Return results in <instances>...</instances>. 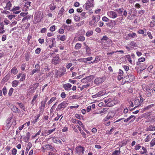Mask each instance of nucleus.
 <instances>
[{
  "instance_id": "nucleus-7",
  "label": "nucleus",
  "mask_w": 155,
  "mask_h": 155,
  "mask_svg": "<svg viewBox=\"0 0 155 155\" xmlns=\"http://www.w3.org/2000/svg\"><path fill=\"white\" fill-rule=\"evenodd\" d=\"M94 0H88L85 4V8L87 10L93 5Z\"/></svg>"
},
{
  "instance_id": "nucleus-4",
  "label": "nucleus",
  "mask_w": 155,
  "mask_h": 155,
  "mask_svg": "<svg viewBox=\"0 0 155 155\" xmlns=\"http://www.w3.org/2000/svg\"><path fill=\"white\" fill-rule=\"evenodd\" d=\"M68 105V103L66 101H64L59 104L56 110L57 111H60L62 109H64Z\"/></svg>"
},
{
  "instance_id": "nucleus-10",
  "label": "nucleus",
  "mask_w": 155,
  "mask_h": 155,
  "mask_svg": "<svg viewBox=\"0 0 155 155\" xmlns=\"http://www.w3.org/2000/svg\"><path fill=\"white\" fill-rule=\"evenodd\" d=\"M9 107L11 110L14 113H18L20 112V109L13 104L11 105Z\"/></svg>"
},
{
  "instance_id": "nucleus-27",
  "label": "nucleus",
  "mask_w": 155,
  "mask_h": 155,
  "mask_svg": "<svg viewBox=\"0 0 155 155\" xmlns=\"http://www.w3.org/2000/svg\"><path fill=\"white\" fill-rule=\"evenodd\" d=\"M46 102H44V101H42L41 103V106L40 107V108L41 109L44 110V109Z\"/></svg>"
},
{
  "instance_id": "nucleus-5",
  "label": "nucleus",
  "mask_w": 155,
  "mask_h": 155,
  "mask_svg": "<svg viewBox=\"0 0 155 155\" xmlns=\"http://www.w3.org/2000/svg\"><path fill=\"white\" fill-rule=\"evenodd\" d=\"M61 62V60L60 59L59 55L57 54L53 58L52 60V62L54 64H59Z\"/></svg>"
},
{
  "instance_id": "nucleus-56",
  "label": "nucleus",
  "mask_w": 155,
  "mask_h": 155,
  "mask_svg": "<svg viewBox=\"0 0 155 155\" xmlns=\"http://www.w3.org/2000/svg\"><path fill=\"white\" fill-rule=\"evenodd\" d=\"M55 26L53 25L50 28V30L51 31H54L55 30Z\"/></svg>"
},
{
  "instance_id": "nucleus-14",
  "label": "nucleus",
  "mask_w": 155,
  "mask_h": 155,
  "mask_svg": "<svg viewBox=\"0 0 155 155\" xmlns=\"http://www.w3.org/2000/svg\"><path fill=\"white\" fill-rule=\"evenodd\" d=\"M114 116V114L113 112L111 111L109 112L107 115V116L106 117L105 119V120L109 119L110 118H113Z\"/></svg>"
},
{
  "instance_id": "nucleus-11",
  "label": "nucleus",
  "mask_w": 155,
  "mask_h": 155,
  "mask_svg": "<svg viewBox=\"0 0 155 155\" xmlns=\"http://www.w3.org/2000/svg\"><path fill=\"white\" fill-rule=\"evenodd\" d=\"M93 78V77L92 75H90L86 77V78L82 79L81 81L83 83H87L90 82Z\"/></svg>"
},
{
  "instance_id": "nucleus-59",
  "label": "nucleus",
  "mask_w": 155,
  "mask_h": 155,
  "mask_svg": "<svg viewBox=\"0 0 155 155\" xmlns=\"http://www.w3.org/2000/svg\"><path fill=\"white\" fill-rule=\"evenodd\" d=\"M3 22L5 23V25H8L10 23V21L9 20L6 19H5L4 20Z\"/></svg>"
},
{
  "instance_id": "nucleus-17",
  "label": "nucleus",
  "mask_w": 155,
  "mask_h": 155,
  "mask_svg": "<svg viewBox=\"0 0 155 155\" xmlns=\"http://www.w3.org/2000/svg\"><path fill=\"white\" fill-rule=\"evenodd\" d=\"M72 85L70 84H64L63 85V88L65 90H69L71 87Z\"/></svg>"
},
{
  "instance_id": "nucleus-2",
  "label": "nucleus",
  "mask_w": 155,
  "mask_h": 155,
  "mask_svg": "<svg viewBox=\"0 0 155 155\" xmlns=\"http://www.w3.org/2000/svg\"><path fill=\"white\" fill-rule=\"evenodd\" d=\"M43 17V14L41 12H35L34 18V20L35 23L40 22Z\"/></svg>"
},
{
  "instance_id": "nucleus-29",
  "label": "nucleus",
  "mask_w": 155,
  "mask_h": 155,
  "mask_svg": "<svg viewBox=\"0 0 155 155\" xmlns=\"http://www.w3.org/2000/svg\"><path fill=\"white\" fill-rule=\"evenodd\" d=\"M12 5V4L10 1L8 2L6 4V9L10 10Z\"/></svg>"
},
{
  "instance_id": "nucleus-23",
  "label": "nucleus",
  "mask_w": 155,
  "mask_h": 155,
  "mask_svg": "<svg viewBox=\"0 0 155 155\" xmlns=\"http://www.w3.org/2000/svg\"><path fill=\"white\" fill-rule=\"evenodd\" d=\"M58 38H59V39L61 41H64L66 39L67 37L65 35H63L62 36H58Z\"/></svg>"
},
{
  "instance_id": "nucleus-52",
  "label": "nucleus",
  "mask_w": 155,
  "mask_h": 155,
  "mask_svg": "<svg viewBox=\"0 0 155 155\" xmlns=\"http://www.w3.org/2000/svg\"><path fill=\"white\" fill-rule=\"evenodd\" d=\"M14 89L13 88H11L9 91L8 94L9 96H11L12 95V93L13 92Z\"/></svg>"
},
{
  "instance_id": "nucleus-53",
  "label": "nucleus",
  "mask_w": 155,
  "mask_h": 155,
  "mask_svg": "<svg viewBox=\"0 0 155 155\" xmlns=\"http://www.w3.org/2000/svg\"><path fill=\"white\" fill-rule=\"evenodd\" d=\"M30 54L29 53H27L25 55V59L26 61L29 60L30 58Z\"/></svg>"
},
{
  "instance_id": "nucleus-35",
  "label": "nucleus",
  "mask_w": 155,
  "mask_h": 155,
  "mask_svg": "<svg viewBox=\"0 0 155 155\" xmlns=\"http://www.w3.org/2000/svg\"><path fill=\"white\" fill-rule=\"evenodd\" d=\"M120 153V150H115L112 153V155H118Z\"/></svg>"
},
{
  "instance_id": "nucleus-12",
  "label": "nucleus",
  "mask_w": 155,
  "mask_h": 155,
  "mask_svg": "<svg viewBox=\"0 0 155 155\" xmlns=\"http://www.w3.org/2000/svg\"><path fill=\"white\" fill-rule=\"evenodd\" d=\"M126 81L127 82H131L134 79V76L133 75L129 74L126 76Z\"/></svg>"
},
{
  "instance_id": "nucleus-45",
  "label": "nucleus",
  "mask_w": 155,
  "mask_h": 155,
  "mask_svg": "<svg viewBox=\"0 0 155 155\" xmlns=\"http://www.w3.org/2000/svg\"><path fill=\"white\" fill-rule=\"evenodd\" d=\"M154 106V104H151L150 105H148L144 108V109L145 110H148L149 109L153 107Z\"/></svg>"
},
{
  "instance_id": "nucleus-39",
  "label": "nucleus",
  "mask_w": 155,
  "mask_h": 155,
  "mask_svg": "<svg viewBox=\"0 0 155 155\" xmlns=\"http://www.w3.org/2000/svg\"><path fill=\"white\" fill-rule=\"evenodd\" d=\"M20 8V7L19 6H14L13 8L11 10L12 11H18Z\"/></svg>"
},
{
  "instance_id": "nucleus-25",
  "label": "nucleus",
  "mask_w": 155,
  "mask_h": 155,
  "mask_svg": "<svg viewBox=\"0 0 155 155\" xmlns=\"http://www.w3.org/2000/svg\"><path fill=\"white\" fill-rule=\"evenodd\" d=\"M145 61V58H141L138 59V61L137 62L136 64L139 65H140V64L141 62H143Z\"/></svg>"
},
{
  "instance_id": "nucleus-26",
  "label": "nucleus",
  "mask_w": 155,
  "mask_h": 155,
  "mask_svg": "<svg viewBox=\"0 0 155 155\" xmlns=\"http://www.w3.org/2000/svg\"><path fill=\"white\" fill-rule=\"evenodd\" d=\"M11 72L14 74H16L18 72L17 69L15 67H14L11 70Z\"/></svg>"
},
{
  "instance_id": "nucleus-13",
  "label": "nucleus",
  "mask_w": 155,
  "mask_h": 155,
  "mask_svg": "<svg viewBox=\"0 0 155 155\" xmlns=\"http://www.w3.org/2000/svg\"><path fill=\"white\" fill-rule=\"evenodd\" d=\"M40 66L38 64H36L35 65V69H33L31 72V74H33L36 72H39L40 71Z\"/></svg>"
},
{
  "instance_id": "nucleus-64",
  "label": "nucleus",
  "mask_w": 155,
  "mask_h": 155,
  "mask_svg": "<svg viewBox=\"0 0 155 155\" xmlns=\"http://www.w3.org/2000/svg\"><path fill=\"white\" fill-rule=\"evenodd\" d=\"M150 139L149 135L147 136L146 138L144 140L145 142H148L150 140Z\"/></svg>"
},
{
  "instance_id": "nucleus-30",
  "label": "nucleus",
  "mask_w": 155,
  "mask_h": 155,
  "mask_svg": "<svg viewBox=\"0 0 155 155\" xmlns=\"http://www.w3.org/2000/svg\"><path fill=\"white\" fill-rule=\"evenodd\" d=\"M82 45L80 43H77L75 46V48L76 49L78 50L81 47Z\"/></svg>"
},
{
  "instance_id": "nucleus-8",
  "label": "nucleus",
  "mask_w": 155,
  "mask_h": 155,
  "mask_svg": "<svg viewBox=\"0 0 155 155\" xmlns=\"http://www.w3.org/2000/svg\"><path fill=\"white\" fill-rule=\"evenodd\" d=\"M66 71L65 68L62 67L60 68L58 71L57 74V75L58 77H60L63 75Z\"/></svg>"
},
{
  "instance_id": "nucleus-24",
  "label": "nucleus",
  "mask_w": 155,
  "mask_h": 155,
  "mask_svg": "<svg viewBox=\"0 0 155 155\" xmlns=\"http://www.w3.org/2000/svg\"><path fill=\"white\" fill-rule=\"evenodd\" d=\"M153 130H155V127L154 126L151 125L149 126L147 129V131H151Z\"/></svg>"
},
{
  "instance_id": "nucleus-63",
  "label": "nucleus",
  "mask_w": 155,
  "mask_h": 155,
  "mask_svg": "<svg viewBox=\"0 0 155 155\" xmlns=\"http://www.w3.org/2000/svg\"><path fill=\"white\" fill-rule=\"evenodd\" d=\"M123 15L124 16L126 17L127 16V12L126 10H124L123 11Z\"/></svg>"
},
{
  "instance_id": "nucleus-6",
  "label": "nucleus",
  "mask_w": 155,
  "mask_h": 155,
  "mask_svg": "<svg viewBox=\"0 0 155 155\" xmlns=\"http://www.w3.org/2000/svg\"><path fill=\"white\" fill-rule=\"evenodd\" d=\"M76 154L78 155H82L84 151V148L81 146L76 147Z\"/></svg>"
},
{
  "instance_id": "nucleus-22",
  "label": "nucleus",
  "mask_w": 155,
  "mask_h": 155,
  "mask_svg": "<svg viewBox=\"0 0 155 155\" xmlns=\"http://www.w3.org/2000/svg\"><path fill=\"white\" fill-rule=\"evenodd\" d=\"M52 141L55 143H62L61 141L57 137H54L52 139Z\"/></svg>"
},
{
  "instance_id": "nucleus-61",
  "label": "nucleus",
  "mask_w": 155,
  "mask_h": 155,
  "mask_svg": "<svg viewBox=\"0 0 155 155\" xmlns=\"http://www.w3.org/2000/svg\"><path fill=\"white\" fill-rule=\"evenodd\" d=\"M56 8V6L53 5H51L50 6V8L51 10H54Z\"/></svg>"
},
{
  "instance_id": "nucleus-41",
  "label": "nucleus",
  "mask_w": 155,
  "mask_h": 155,
  "mask_svg": "<svg viewBox=\"0 0 155 155\" xmlns=\"http://www.w3.org/2000/svg\"><path fill=\"white\" fill-rule=\"evenodd\" d=\"M38 96V94H36L34 97L32 101L31 102V104L32 105H34L35 104V103L34 102V101L36 99Z\"/></svg>"
},
{
  "instance_id": "nucleus-1",
  "label": "nucleus",
  "mask_w": 155,
  "mask_h": 155,
  "mask_svg": "<svg viewBox=\"0 0 155 155\" xmlns=\"http://www.w3.org/2000/svg\"><path fill=\"white\" fill-rule=\"evenodd\" d=\"M101 43L102 45V47L104 48L110 47L112 44V41L108 37L105 36L101 39Z\"/></svg>"
},
{
  "instance_id": "nucleus-42",
  "label": "nucleus",
  "mask_w": 155,
  "mask_h": 155,
  "mask_svg": "<svg viewBox=\"0 0 155 155\" xmlns=\"http://www.w3.org/2000/svg\"><path fill=\"white\" fill-rule=\"evenodd\" d=\"M155 21L153 20L151 21L150 24V26L151 27H153L155 26Z\"/></svg>"
},
{
  "instance_id": "nucleus-18",
  "label": "nucleus",
  "mask_w": 155,
  "mask_h": 155,
  "mask_svg": "<svg viewBox=\"0 0 155 155\" xmlns=\"http://www.w3.org/2000/svg\"><path fill=\"white\" fill-rule=\"evenodd\" d=\"M105 101L106 103H107L108 106L109 107L113 106L115 104V103L113 101H109V100H105Z\"/></svg>"
},
{
  "instance_id": "nucleus-60",
  "label": "nucleus",
  "mask_w": 155,
  "mask_h": 155,
  "mask_svg": "<svg viewBox=\"0 0 155 155\" xmlns=\"http://www.w3.org/2000/svg\"><path fill=\"white\" fill-rule=\"evenodd\" d=\"M100 61V58L98 56H97L96 57L95 59L94 60V62H96V63H97Z\"/></svg>"
},
{
  "instance_id": "nucleus-32",
  "label": "nucleus",
  "mask_w": 155,
  "mask_h": 155,
  "mask_svg": "<svg viewBox=\"0 0 155 155\" xmlns=\"http://www.w3.org/2000/svg\"><path fill=\"white\" fill-rule=\"evenodd\" d=\"M31 2H26L25 5V7L26 8L28 9L29 7H30V4Z\"/></svg>"
},
{
  "instance_id": "nucleus-20",
  "label": "nucleus",
  "mask_w": 155,
  "mask_h": 155,
  "mask_svg": "<svg viewBox=\"0 0 155 155\" xmlns=\"http://www.w3.org/2000/svg\"><path fill=\"white\" fill-rule=\"evenodd\" d=\"M52 147L49 144H46L44 145L42 148L44 150H49L51 149Z\"/></svg>"
},
{
  "instance_id": "nucleus-44",
  "label": "nucleus",
  "mask_w": 155,
  "mask_h": 155,
  "mask_svg": "<svg viewBox=\"0 0 155 155\" xmlns=\"http://www.w3.org/2000/svg\"><path fill=\"white\" fill-rule=\"evenodd\" d=\"M80 19V17L78 15H76L74 17V20L76 21H78Z\"/></svg>"
},
{
  "instance_id": "nucleus-28",
  "label": "nucleus",
  "mask_w": 155,
  "mask_h": 155,
  "mask_svg": "<svg viewBox=\"0 0 155 155\" xmlns=\"http://www.w3.org/2000/svg\"><path fill=\"white\" fill-rule=\"evenodd\" d=\"M128 45L129 47L132 48L136 46L137 45L134 41H132Z\"/></svg>"
},
{
  "instance_id": "nucleus-48",
  "label": "nucleus",
  "mask_w": 155,
  "mask_h": 155,
  "mask_svg": "<svg viewBox=\"0 0 155 155\" xmlns=\"http://www.w3.org/2000/svg\"><path fill=\"white\" fill-rule=\"evenodd\" d=\"M25 74H22L21 78L20 79V81H22L25 79Z\"/></svg>"
},
{
  "instance_id": "nucleus-47",
  "label": "nucleus",
  "mask_w": 155,
  "mask_h": 155,
  "mask_svg": "<svg viewBox=\"0 0 155 155\" xmlns=\"http://www.w3.org/2000/svg\"><path fill=\"white\" fill-rule=\"evenodd\" d=\"M5 32V30H4V28L0 27V34H2Z\"/></svg>"
},
{
  "instance_id": "nucleus-54",
  "label": "nucleus",
  "mask_w": 155,
  "mask_h": 155,
  "mask_svg": "<svg viewBox=\"0 0 155 155\" xmlns=\"http://www.w3.org/2000/svg\"><path fill=\"white\" fill-rule=\"evenodd\" d=\"M97 94L98 95V96L99 97L103 95L104 94V93L102 91H101L99 92Z\"/></svg>"
},
{
  "instance_id": "nucleus-50",
  "label": "nucleus",
  "mask_w": 155,
  "mask_h": 155,
  "mask_svg": "<svg viewBox=\"0 0 155 155\" xmlns=\"http://www.w3.org/2000/svg\"><path fill=\"white\" fill-rule=\"evenodd\" d=\"M2 91L3 94L4 95H6L7 94V91L6 87H4L2 89Z\"/></svg>"
},
{
  "instance_id": "nucleus-3",
  "label": "nucleus",
  "mask_w": 155,
  "mask_h": 155,
  "mask_svg": "<svg viewBox=\"0 0 155 155\" xmlns=\"http://www.w3.org/2000/svg\"><path fill=\"white\" fill-rule=\"evenodd\" d=\"M92 19L89 22V24L91 26L95 25V24L98 21L100 18V16L97 15L96 16H93Z\"/></svg>"
},
{
  "instance_id": "nucleus-49",
  "label": "nucleus",
  "mask_w": 155,
  "mask_h": 155,
  "mask_svg": "<svg viewBox=\"0 0 155 155\" xmlns=\"http://www.w3.org/2000/svg\"><path fill=\"white\" fill-rule=\"evenodd\" d=\"M12 154L13 155H16L17 153V150L15 148H13L12 150Z\"/></svg>"
},
{
  "instance_id": "nucleus-21",
  "label": "nucleus",
  "mask_w": 155,
  "mask_h": 155,
  "mask_svg": "<svg viewBox=\"0 0 155 155\" xmlns=\"http://www.w3.org/2000/svg\"><path fill=\"white\" fill-rule=\"evenodd\" d=\"M78 40L81 41H83L85 40V37L81 35H79L77 38Z\"/></svg>"
},
{
  "instance_id": "nucleus-37",
  "label": "nucleus",
  "mask_w": 155,
  "mask_h": 155,
  "mask_svg": "<svg viewBox=\"0 0 155 155\" xmlns=\"http://www.w3.org/2000/svg\"><path fill=\"white\" fill-rule=\"evenodd\" d=\"M18 82L16 81H14L12 82V84L13 87H16L18 84Z\"/></svg>"
},
{
  "instance_id": "nucleus-62",
  "label": "nucleus",
  "mask_w": 155,
  "mask_h": 155,
  "mask_svg": "<svg viewBox=\"0 0 155 155\" xmlns=\"http://www.w3.org/2000/svg\"><path fill=\"white\" fill-rule=\"evenodd\" d=\"M147 34L150 39H152L153 38V36L151 35V32L148 31L147 32Z\"/></svg>"
},
{
  "instance_id": "nucleus-57",
  "label": "nucleus",
  "mask_w": 155,
  "mask_h": 155,
  "mask_svg": "<svg viewBox=\"0 0 155 155\" xmlns=\"http://www.w3.org/2000/svg\"><path fill=\"white\" fill-rule=\"evenodd\" d=\"M41 51V49L40 48H37L35 51V53L37 54H38Z\"/></svg>"
},
{
  "instance_id": "nucleus-51",
  "label": "nucleus",
  "mask_w": 155,
  "mask_h": 155,
  "mask_svg": "<svg viewBox=\"0 0 155 155\" xmlns=\"http://www.w3.org/2000/svg\"><path fill=\"white\" fill-rule=\"evenodd\" d=\"M102 20L103 21L106 22L109 21V19L105 16L103 17L102 18Z\"/></svg>"
},
{
  "instance_id": "nucleus-15",
  "label": "nucleus",
  "mask_w": 155,
  "mask_h": 155,
  "mask_svg": "<svg viewBox=\"0 0 155 155\" xmlns=\"http://www.w3.org/2000/svg\"><path fill=\"white\" fill-rule=\"evenodd\" d=\"M146 94L147 96L150 97L152 96V93L153 92V91L152 89H150L149 88H146Z\"/></svg>"
},
{
  "instance_id": "nucleus-16",
  "label": "nucleus",
  "mask_w": 155,
  "mask_h": 155,
  "mask_svg": "<svg viewBox=\"0 0 155 155\" xmlns=\"http://www.w3.org/2000/svg\"><path fill=\"white\" fill-rule=\"evenodd\" d=\"M134 104L135 106V107H137L141 104V102L140 101L139 99H136L134 102Z\"/></svg>"
},
{
  "instance_id": "nucleus-34",
  "label": "nucleus",
  "mask_w": 155,
  "mask_h": 155,
  "mask_svg": "<svg viewBox=\"0 0 155 155\" xmlns=\"http://www.w3.org/2000/svg\"><path fill=\"white\" fill-rule=\"evenodd\" d=\"M40 116V114H39L37 115V116L35 117V120H33V121H32V123L34 124H35L37 121V120L39 118Z\"/></svg>"
},
{
  "instance_id": "nucleus-38",
  "label": "nucleus",
  "mask_w": 155,
  "mask_h": 155,
  "mask_svg": "<svg viewBox=\"0 0 155 155\" xmlns=\"http://www.w3.org/2000/svg\"><path fill=\"white\" fill-rule=\"evenodd\" d=\"M86 52L87 54H89L90 53V49L87 45H86Z\"/></svg>"
},
{
  "instance_id": "nucleus-43",
  "label": "nucleus",
  "mask_w": 155,
  "mask_h": 155,
  "mask_svg": "<svg viewBox=\"0 0 155 155\" xmlns=\"http://www.w3.org/2000/svg\"><path fill=\"white\" fill-rule=\"evenodd\" d=\"M124 10V9L122 8L119 9H116L115 11L118 12L120 14H121L122 13L123 11Z\"/></svg>"
},
{
  "instance_id": "nucleus-55",
  "label": "nucleus",
  "mask_w": 155,
  "mask_h": 155,
  "mask_svg": "<svg viewBox=\"0 0 155 155\" xmlns=\"http://www.w3.org/2000/svg\"><path fill=\"white\" fill-rule=\"evenodd\" d=\"M55 41V38H53L52 40V44L51 45H49V47L50 48H51L54 46V42Z\"/></svg>"
},
{
  "instance_id": "nucleus-9",
  "label": "nucleus",
  "mask_w": 155,
  "mask_h": 155,
  "mask_svg": "<svg viewBox=\"0 0 155 155\" xmlns=\"http://www.w3.org/2000/svg\"><path fill=\"white\" fill-rule=\"evenodd\" d=\"M108 15L112 18H115L117 17V15L116 12L113 11H108L107 13Z\"/></svg>"
},
{
  "instance_id": "nucleus-31",
  "label": "nucleus",
  "mask_w": 155,
  "mask_h": 155,
  "mask_svg": "<svg viewBox=\"0 0 155 155\" xmlns=\"http://www.w3.org/2000/svg\"><path fill=\"white\" fill-rule=\"evenodd\" d=\"M16 104L19 105L20 107L24 111H25V107L24 105L21 103L17 102L16 103Z\"/></svg>"
},
{
  "instance_id": "nucleus-36",
  "label": "nucleus",
  "mask_w": 155,
  "mask_h": 155,
  "mask_svg": "<svg viewBox=\"0 0 155 155\" xmlns=\"http://www.w3.org/2000/svg\"><path fill=\"white\" fill-rule=\"evenodd\" d=\"M142 149L143 150V151H140V153L141 154H143L144 153H146L147 152V149L145 148L144 147H142Z\"/></svg>"
},
{
  "instance_id": "nucleus-58",
  "label": "nucleus",
  "mask_w": 155,
  "mask_h": 155,
  "mask_svg": "<svg viewBox=\"0 0 155 155\" xmlns=\"http://www.w3.org/2000/svg\"><path fill=\"white\" fill-rule=\"evenodd\" d=\"M141 148V146L140 144L137 145L135 146V149L136 150H139Z\"/></svg>"
},
{
  "instance_id": "nucleus-19",
  "label": "nucleus",
  "mask_w": 155,
  "mask_h": 155,
  "mask_svg": "<svg viewBox=\"0 0 155 155\" xmlns=\"http://www.w3.org/2000/svg\"><path fill=\"white\" fill-rule=\"evenodd\" d=\"M93 34V31L91 30H89L86 33V36L87 37L91 36Z\"/></svg>"
},
{
  "instance_id": "nucleus-40",
  "label": "nucleus",
  "mask_w": 155,
  "mask_h": 155,
  "mask_svg": "<svg viewBox=\"0 0 155 155\" xmlns=\"http://www.w3.org/2000/svg\"><path fill=\"white\" fill-rule=\"evenodd\" d=\"M127 36L128 37L134 38L136 36V34L135 33H133L132 34L129 33L127 35Z\"/></svg>"
},
{
  "instance_id": "nucleus-33",
  "label": "nucleus",
  "mask_w": 155,
  "mask_h": 155,
  "mask_svg": "<svg viewBox=\"0 0 155 155\" xmlns=\"http://www.w3.org/2000/svg\"><path fill=\"white\" fill-rule=\"evenodd\" d=\"M56 99V98L55 97H52L50 100L48 102L47 104L48 105L50 104L51 103H52L53 101H54Z\"/></svg>"
},
{
  "instance_id": "nucleus-46",
  "label": "nucleus",
  "mask_w": 155,
  "mask_h": 155,
  "mask_svg": "<svg viewBox=\"0 0 155 155\" xmlns=\"http://www.w3.org/2000/svg\"><path fill=\"white\" fill-rule=\"evenodd\" d=\"M11 122L9 121L7 123L6 125V129L7 130L10 127H11Z\"/></svg>"
}]
</instances>
